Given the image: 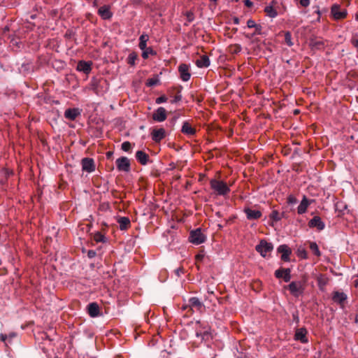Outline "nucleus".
Returning <instances> with one entry per match:
<instances>
[{
  "label": "nucleus",
  "mask_w": 358,
  "mask_h": 358,
  "mask_svg": "<svg viewBox=\"0 0 358 358\" xmlns=\"http://www.w3.org/2000/svg\"><path fill=\"white\" fill-rule=\"evenodd\" d=\"M233 22H234V24H238L239 23V20L238 17H233Z\"/></svg>",
  "instance_id": "51"
},
{
  "label": "nucleus",
  "mask_w": 358,
  "mask_h": 358,
  "mask_svg": "<svg viewBox=\"0 0 358 358\" xmlns=\"http://www.w3.org/2000/svg\"><path fill=\"white\" fill-rule=\"evenodd\" d=\"M232 51H234L235 52H240L241 51V47L240 46H235L234 47V50H233Z\"/></svg>",
  "instance_id": "52"
},
{
  "label": "nucleus",
  "mask_w": 358,
  "mask_h": 358,
  "mask_svg": "<svg viewBox=\"0 0 358 358\" xmlns=\"http://www.w3.org/2000/svg\"><path fill=\"white\" fill-rule=\"evenodd\" d=\"M273 249V245L271 243L267 242L266 240L262 239L259 241V244L255 246V250L261 256L266 257Z\"/></svg>",
  "instance_id": "2"
},
{
  "label": "nucleus",
  "mask_w": 358,
  "mask_h": 358,
  "mask_svg": "<svg viewBox=\"0 0 358 358\" xmlns=\"http://www.w3.org/2000/svg\"><path fill=\"white\" fill-rule=\"evenodd\" d=\"M287 287L293 296L299 297L302 295L305 291L306 282L301 280L292 281L288 285Z\"/></svg>",
  "instance_id": "1"
},
{
  "label": "nucleus",
  "mask_w": 358,
  "mask_h": 358,
  "mask_svg": "<svg viewBox=\"0 0 358 358\" xmlns=\"http://www.w3.org/2000/svg\"><path fill=\"white\" fill-rule=\"evenodd\" d=\"M277 251L281 254V259L284 262H289V256L292 254L291 249L287 245H280Z\"/></svg>",
  "instance_id": "11"
},
{
  "label": "nucleus",
  "mask_w": 358,
  "mask_h": 358,
  "mask_svg": "<svg viewBox=\"0 0 358 358\" xmlns=\"http://www.w3.org/2000/svg\"><path fill=\"white\" fill-rule=\"evenodd\" d=\"M96 255V252L93 250H89L88 251V253H87V255L90 258H92L95 256Z\"/></svg>",
  "instance_id": "47"
},
{
  "label": "nucleus",
  "mask_w": 358,
  "mask_h": 358,
  "mask_svg": "<svg viewBox=\"0 0 358 358\" xmlns=\"http://www.w3.org/2000/svg\"><path fill=\"white\" fill-rule=\"evenodd\" d=\"M141 50L143 51V52H142V57L143 59H148L150 55H156V52L152 50V48H150V47H149V48L146 47L145 49Z\"/></svg>",
  "instance_id": "30"
},
{
  "label": "nucleus",
  "mask_w": 358,
  "mask_h": 358,
  "mask_svg": "<svg viewBox=\"0 0 358 358\" xmlns=\"http://www.w3.org/2000/svg\"><path fill=\"white\" fill-rule=\"evenodd\" d=\"M210 1L216 2L217 0H210Z\"/></svg>",
  "instance_id": "60"
},
{
  "label": "nucleus",
  "mask_w": 358,
  "mask_h": 358,
  "mask_svg": "<svg viewBox=\"0 0 358 358\" xmlns=\"http://www.w3.org/2000/svg\"><path fill=\"white\" fill-rule=\"evenodd\" d=\"M98 14L103 20H109L113 16V13L110 10V6L106 5L99 8Z\"/></svg>",
  "instance_id": "18"
},
{
  "label": "nucleus",
  "mask_w": 358,
  "mask_h": 358,
  "mask_svg": "<svg viewBox=\"0 0 358 358\" xmlns=\"http://www.w3.org/2000/svg\"><path fill=\"white\" fill-rule=\"evenodd\" d=\"M82 169L83 171L92 173L95 170L94 161L92 158L85 157L81 161Z\"/></svg>",
  "instance_id": "7"
},
{
  "label": "nucleus",
  "mask_w": 358,
  "mask_h": 358,
  "mask_svg": "<svg viewBox=\"0 0 358 358\" xmlns=\"http://www.w3.org/2000/svg\"><path fill=\"white\" fill-rule=\"evenodd\" d=\"M149 40V36L148 34H143L139 37V44L138 47L141 50H144L147 47V42Z\"/></svg>",
  "instance_id": "29"
},
{
  "label": "nucleus",
  "mask_w": 358,
  "mask_h": 358,
  "mask_svg": "<svg viewBox=\"0 0 358 358\" xmlns=\"http://www.w3.org/2000/svg\"><path fill=\"white\" fill-rule=\"evenodd\" d=\"M206 236L200 228L193 230L189 234V240L194 245H200L205 242Z\"/></svg>",
  "instance_id": "4"
},
{
  "label": "nucleus",
  "mask_w": 358,
  "mask_h": 358,
  "mask_svg": "<svg viewBox=\"0 0 358 358\" xmlns=\"http://www.w3.org/2000/svg\"><path fill=\"white\" fill-rule=\"evenodd\" d=\"M189 310L191 311L201 312L204 309L203 303L197 297H192L189 299Z\"/></svg>",
  "instance_id": "9"
},
{
  "label": "nucleus",
  "mask_w": 358,
  "mask_h": 358,
  "mask_svg": "<svg viewBox=\"0 0 358 358\" xmlns=\"http://www.w3.org/2000/svg\"><path fill=\"white\" fill-rule=\"evenodd\" d=\"M332 300L334 302L342 305L348 299V296L343 292L335 291L332 293Z\"/></svg>",
  "instance_id": "16"
},
{
  "label": "nucleus",
  "mask_w": 358,
  "mask_h": 358,
  "mask_svg": "<svg viewBox=\"0 0 358 358\" xmlns=\"http://www.w3.org/2000/svg\"><path fill=\"white\" fill-rule=\"evenodd\" d=\"M302 7L306 8L310 5V0H298Z\"/></svg>",
  "instance_id": "41"
},
{
  "label": "nucleus",
  "mask_w": 358,
  "mask_h": 358,
  "mask_svg": "<svg viewBox=\"0 0 358 358\" xmlns=\"http://www.w3.org/2000/svg\"><path fill=\"white\" fill-rule=\"evenodd\" d=\"M308 331L306 328L302 327L297 329L294 334V339L300 341L301 343H308V340L307 338Z\"/></svg>",
  "instance_id": "13"
},
{
  "label": "nucleus",
  "mask_w": 358,
  "mask_h": 358,
  "mask_svg": "<svg viewBox=\"0 0 358 358\" xmlns=\"http://www.w3.org/2000/svg\"><path fill=\"white\" fill-rule=\"evenodd\" d=\"M180 99H181V96L180 95H176L174 97L173 100L171 101V103H175V102L179 101Z\"/></svg>",
  "instance_id": "48"
},
{
  "label": "nucleus",
  "mask_w": 358,
  "mask_h": 358,
  "mask_svg": "<svg viewBox=\"0 0 358 358\" xmlns=\"http://www.w3.org/2000/svg\"><path fill=\"white\" fill-rule=\"evenodd\" d=\"M317 13L318 14V15H320V10H317Z\"/></svg>",
  "instance_id": "58"
},
{
  "label": "nucleus",
  "mask_w": 358,
  "mask_h": 358,
  "mask_svg": "<svg viewBox=\"0 0 358 358\" xmlns=\"http://www.w3.org/2000/svg\"><path fill=\"white\" fill-rule=\"evenodd\" d=\"M208 294H209V295H210L211 297H215V295H214V294H213V292H208Z\"/></svg>",
  "instance_id": "56"
},
{
  "label": "nucleus",
  "mask_w": 358,
  "mask_h": 358,
  "mask_svg": "<svg viewBox=\"0 0 358 358\" xmlns=\"http://www.w3.org/2000/svg\"><path fill=\"white\" fill-rule=\"evenodd\" d=\"M117 222L119 224V228L122 231L127 229L131 225L130 220L127 217H119Z\"/></svg>",
  "instance_id": "26"
},
{
  "label": "nucleus",
  "mask_w": 358,
  "mask_h": 358,
  "mask_svg": "<svg viewBox=\"0 0 358 358\" xmlns=\"http://www.w3.org/2000/svg\"><path fill=\"white\" fill-rule=\"evenodd\" d=\"M166 101H167L166 96H164V95H162V96L157 98L156 100H155V102L157 104H160V103L166 102Z\"/></svg>",
  "instance_id": "39"
},
{
  "label": "nucleus",
  "mask_w": 358,
  "mask_h": 358,
  "mask_svg": "<svg viewBox=\"0 0 358 358\" xmlns=\"http://www.w3.org/2000/svg\"><path fill=\"white\" fill-rule=\"evenodd\" d=\"M80 115V110L77 108H68L64 112L65 118L69 120H75Z\"/></svg>",
  "instance_id": "17"
},
{
  "label": "nucleus",
  "mask_w": 358,
  "mask_h": 358,
  "mask_svg": "<svg viewBox=\"0 0 358 358\" xmlns=\"http://www.w3.org/2000/svg\"><path fill=\"white\" fill-rule=\"evenodd\" d=\"M311 203V201H310L306 196H303V199L301 200L300 204L299 205L297 208V213L299 215H302L305 213L307 210V208L308 206Z\"/></svg>",
  "instance_id": "22"
},
{
  "label": "nucleus",
  "mask_w": 358,
  "mask_h": 358,
  "mask_svg": "<svg viewBox=\"0 0 358 358\" xmlns=\"http://www.w3.org/2000/svg\"><path fill=\"white\" fill-rule=\"evenodd\" d=\"M87 313L92 317H96L100 315L99 306L96 303H90L87 306Z\"/></svg>",
  "instance_id": "19"
},
{
  "label": "nucleus",
  "mask_w": 358,
  "mask_h": 358,
  "mask_svg": "<svg viewBox=\"0 0 358 358\" xmlns=\"http://www.w3.org/2000/svg\"><path fill=\"white\" fill-rule=\"evenodd\" d=\"M331 14L335 20H341L347 17L348 10L338 4H334L331 8Z\"/></svg>",
  "instance_id": "3"
},
{
  "label": "nucleus",
  "mask_w": 358,
  "mask_h": 358,
  "mask_svg": "<svg viewBox=\"0 0 358 358\" xmlns=\"http://www.w3.org/2000/svg\"><path fill=\"white\" fill-rule=\"evenodd\" d=\"M189 66L186 64H181L178 66L180 78L184 82L188 81L191 78Z\"/></svg>",
  "instance_id": "6"
},
{
  "label": "nucleus",
  "mask_w": 358,
  "mask_h": 358,
  "mask_svg": "<svg viewBox=\"0 0 358 358\" xmlns=\"http://www.w3.org/2000/svg\"><path fill=\"white\" fill-rule=\"evenodd\" d=\"M211 187L220 195H224V182L213 180L210 182Z\"/></svg>",
  "instance_id": "21"
},
{
  "label": "nucleus",
  "mask_w": 358,
  "mask_h": 358,
  "mask_svg": "<svg viewBox=\"0 0 358 358\" xmlns=\"http://www.w3.org/2000/svg\"><path fill=\"white\" fill-rule=\"evenodd\" d=\"M225 194L229 191V188L227 186V184L225 183Z\"/></svg>",
  "instance_id": "53"
},
{
  "label": "nucleus",
  "mask_w": 358,
  "mask_h": 358,
  "mask_svg": "<svg viewBox=\"0 0 358 358\" xmlns=\"http://www.w3.org/2000/svg\"><path fill=\"white\" fill-rule=\"evenodd\" d=\"M274 275L276 278H282L285 282H289L291 279V270L290 268H281L277 269Z\"/></svg>",
  "instance_id": "8"
},
{
  "label": "nucleus",
  "mask_w": 358,
  "mask_h": 358,
  "mask_svg": "<svg viewBox=\"0 0 358 358\" xmlns=\"http://www.w3.org/2000/svg\"><path fill=\"white\" fill-rule=\"evenodd\" d=\"M269 217L271 220L275 221V222L280 221L282 218V216L280 215V214L278 213V210H274L271 212Z\"/></svg>",
  "instance_id": "33"
},
{
  "label": "nucleus",
  "mask_w": 358,
  "mask_h": 358,
  "mask_svg": "<svg viewBox=\"0 0 358 358\" xmlns=\"http://www.w3.org/2000/svg\"><path fill=\"white\" fill-rule=\"evenodd\" d=\"M224 75H225V76H227V73L226 72L224 73Z\"/></svg>",
  "instance_id": "62"
},
{
  "label": "nucleus",
  "mask_w": 358,
  "mask_h": 358,
  "mask_svg": "<svg viewBox=\"0 0 358 358\" xmlns=\"http://www.w3.org/2000/svg\"><path fill=\"white\" fill-rule=\"evenodd\" d=\"M355 20L358 21V11L355 14Z\"/></svg>",
  "instance_id": "57"
},
{
  "label": "nucleus",
  "mask_w": 358,
  "mask_h": 358,
  "mask_svg": "<svg viewBox=\"0 0 358 358\" xmlns=\"http://www.w3.org/2000/svg\"><path fill=\"white\" fill-rule=\"evenodd\" d=\"M285 41L288 46L291 47L293 45L292 34L289 31H286L285 33Z\"/></svg>",
  "instance_id": "35"
},
{
  "label": "nucleus",
  "mask_w": 358,
  "mask_h": 358,
  "mask_svg": "<svg viewBox=\"0 0 358 358\" xmlns=\"http://www.w3.org/2000/svg\"><path fill=\"white\" fill-rule=\"evenodd\" d=\"M137 59V54L134 52L130 53L127 57V63L134 66L135 64L136 60Z\"/></svg>",
  "instance_id": "32"
},
{
  "label": "nucleus",
  "mask_w": 358,
  "mask_h": 358,
  "mask_svg": "<svg viewBox=\"0 0 358 358\" xmlns=\"http://www.w3.org/2000/svg\"><path fill=\"white\" fill-rule=\"evenodd\" d=\"M299 113V110H296L294 111V113H295V114H296V113Z\"/></svg>",
  "instance_id": "59"
},
{
  "label": "nucleus",
  "mask_w": 358,
  "mask_h": 358,
  "mask_svg": "<svg viewBox=\"0 0 358 358\" xmlns=\"http://www.w3.org/2000/svg\"><path fill=\"white\" fill-rule=\"evenodd\" d=\"M352 44L358 49V39L357 38H352L351 40Z\"/></svg>",
  "instance_id": "45"
},
{
  "label": "nucleus",
  "mask_w": 358,
  "mask_h": 358,
  "mask_svg": "<svg viewBox=\"0 0 358 358\" xmlns=\"http://www.w3.org/2000/svg\"><path fill=\"white\" fill-rule=\"evenodd\" d=\"M299 255L303 259L307 258L306 252L303 249L302 250H299Z\"/></svg>",
  "instance_id": "43"
},
{
  "label": "nucleus",
  "mask_w": 358,
  "mask_h": 358,
  "mask_svg": "<svg viewBox=\"0 0 358 358\" xmlns=\"http://www.w3.org/2000/svg\"><path fill=\"white\" fill-rule=\"evenodd\" d=\"M308 226L310 228H317V230L322 231L324 229L325 224L319 216L313 217L309 222Z\"/></svg>",
  "instance_id": "15"
},
{
  "label": "nucleus",
  "mask_w": 358,
  "mask_h": 358,
  "mask_svg": "<svg viewBox=\"0 0 358 358\" xmlns=\"http://www.w3.org/2000/svg\"><path fill=\"white\" fill-rule=\"evenodd\" d=\"M167 117L166 110L164 107L158 108L152 114V119L155 122H162Z\"/></svg>",
  "instance_id": "10"
},
{
  "label": "nucleus",
  "mask_w": 358,
  "mask_h": 358,
  "mask_svg": "<svg viewBox=\"0 0 358 358\" xmlns=\"http://www.w3.org/2000/svg\"><path fill=\"white\" fill-rule=\"evenodd\" d=\"M227 34L225 32L224 36H227Z\"/></svg>",
  "instance_id": "61"
},
{
  "label": "nucleus",
  "mask_w": 358,
  "mask_h": 358,
  "mask_svg": "<svg viewBox=\"0 0 358 358\" xmlns=\"http://www.w3.org/2000/svg\"><path fill=\"white\" fill-rule=\"evenodd\" d=\"M181 132L187 136H194L196 134V129L188 122H185L182 124Z\"/></svg>",
  "instance_id": "23"
},
{
  "label": "nucleus",
  "mask_w": 358,
  "mask_h": 358,
  "mask_svg": "<svg viewBox=\"0 0 358 358\" xmlns=\"http://www.w3.org/2000/svg\"><path fill=\"white\" fill-rule=\"evenodd\" d=\"M0 339L1 340V341L5 342L7 339V336L6 334H1Z\"/></svg>",
  "instance_id": "49"
},
{
  "label": "nucleus",
  "mask_w": 358,
  "mask_h": 358,
  "mask_svg": "<svg viewBox=\"0 0 358 358\" xmlns=\"http://www.w3.org/2000/svg\"><path fill=\"white\" fill-rule=\"evenodd\" d=\"M121 148L123 151L129 152L131 148V145L130 142L125 141L122 143Z\"/></svg>",
  "instance_id": "36"
},
{
  "label": "nucleus",
  "mask_w": 358,
  "mask_h": 358,
  "mask_svg": "<svg viewBox=\"0 0 358 358\" xmlns=\"http://www.w3.org/2000/svg\"><path fill=\"white\" fill-rule=\"evenodd\" d=\"M94 240L97 243L106 242V237L101 232H96L94 236Z\"/></svg>",
  "instance_id": "34"
},
{
  "label": "nucleus",
  "mask_w": 358,
  "mask_h": 358,
  "mask_svg": "<svg viewBox=\"0 0 358 358\" xmlns=\"http://www.w3.org/2000/svg\"><path fill=\"white\" fill-rule=\"evenodd\" d=\"M158 80L157 78H149L146 81V85L148 87H152L157 84Z\"/></svg>",
  "instance_id": "38"
},
{
  "label": "nucleus",
  "mask_w": 358,
  "mask_h": 358,
  "mask_svg": "<svg viewBox=\"0 0 358 358\" xmlns=\"http://www.w3.org/2000/svg\"><path fill=\"white\" fill-rule=\"evenodd\" d=\"M182 310H187V313H189L190 314L192 313V311H191V310H189V303H188L187 305H184L182 306Z\"/></svg>",
  "instance_id": "44"
},
{
  "label": "nucleus",
  "mask_w": 358,
  "mask_h": 358,
  "mask_svg": "<svg viewBox=\"0 0 358 358\" xmlns=\"http://www.w3.org/2000/svg\"><path fill=\"white\" fill-rule=\"evenodd\" d=\"M287 202L289 205L295 204L297 202V199L294 195L289 194L287 198Z\"/></svg>",
  "instance_id": "37"
},
{
  "label": "nucleus",
  "mask_w": 358,
  "mask_h": 358,
  "mask_svg": "<svg viewBox=\"0 0 358 358\" xmlns=\"http://www.w3.org/2000/svg\"><path fill=\"white\" fill-rule=\"evenodd\" d=\"M293 317H294V320H296L297 322H299V317L297 315H293Z\"/></svg>",
  "instance_id": "55"
},
{
  "label": "nucleus",
  "mask_w": 358,
  "mask_h": 358,
  "mask_svg": "<svg viewBox=\"0 0 358 358\" xmlns=\"http://www.w3.org/2000/svg\"><path fill=\"white\" fill-rule=\"evenodd\" d=\"M245 5L247 6L248 7H250L252 5V2L250 1V0H246L245 1Z\"/></svg>",
  "instance_id": "50"
},
{
  "label": "nucleus",
  "mask_w": 358,
  "mask_h": 358,
  "mask_svg": "<svg viewBox=\"0 0 358 358\" xmlns=\"http://www.w3.org/2000/svg\"><path fill=\"white\" fill-rule=\"evenodd\" d=\"M91 66H92V63L91 62H85V61H80L78 63L76 69L78 71H81V72H83V73H85L86 74H88L91 71V70H92Z\"/></svg>",
  "instance_id": "20"
},
{
  "label": "nucleus",
  "mask_w": 358,
  "mask_h": 358,
  "mask_svg": "<svg viewBox=\"0 0 358 358\" xmlns=\"http://www.w3.org/2000/svg\"><path fill=\"white\" fill-rule=\"evenodd\" d=\"M244 213L246 215V217L249 220H255L259 219L262 213L260 210H253L250 208H245L244 209Z\"/></svg>",
  "instance_id": "14"
},
{
  "label": "nucleus",
  "mask_w": 358,
  "mask_h": 358,
  "mask_svg": "<svg viewBox=\"0 0 358 358\" xmlns=\"http://www.w3.org/2000/svg\"><path fill=\"white\" fill-rule=\"evenodd\" d=\"M115 164L119 171L129 172L130 171V160L127 157L117 158L115 161Z\"/></svg>",
  "instance_id": "5"
},
{
  "label": "nucleus",
  "mask_w": 358,
  "mask_h": 358,
  "mask_svg": "<svg viewBox=\"0 0 358 358\" xmlns=\"http://www.w3.org/2000/svg\"><path fill=\"white\" fill-rule=\"evenodd\" d=\"M310 249L312 252L317 257H320L321 255V252L319 250V247L315 242H311L310 243Z\"/></svg>",
  "instance_id": "31"
},
{
  "label": "nucleus",
  "mask_w": 358,
  "mask_h": 358,
  "mask_svg": "<svg viewBox=\"0 0 358 358\" xmlns=\"http://www.w3.org/2000/svg\"><path fill=\"white\" fill-rule=\"evenodd\" d=\"M151 137L155 143H159L166 137V131L164 128L154 129L151 132Z\"/></svg>",
  "instance_id": "12"
},
{
  "label": "nucleus",
  "mask_w": 358,
  "mask_h": 358,
  "mask_svg": "<svg viewBox=\"0 0 358 358\" xmlns=\"http://www.w3.org/2000/svg\"><path fill=\"white\" fill-rule=\"evenodd\" d=\"M275 3L276 2L275 1H273L271 5L266 6L264 8V12L266 16L271 18H274L278 16V12L273 6V4H275Z\"/></svg>",
  "instance_id": "25"
},
{
  "label": "nucleus",
  "mask_w": 358,
  "mask_h": 358,
  "mask_svg": "<svg viewBox=\"0 0 358 358\" xmlns=\"http://www.w3.org/2000/svg\"><path fill=\"white\" fill-rule=\"evenodd\" d=\"M257 24H256L255 21L250 19L247 21V27L248 28H255Z\"/></svg>",
  "instance_id": "40"
},
{
  "label": "nucleus",
  "mask_w": 358,
  "mask_h": 358,
  "mask_svg": "<svg viewBox=\"0 0 358 358\" xmlns=\"http://www.w3.org/2000/svg\"><path fill=\"white\" fill-rule=\"evenodd\" d=\"M317 281L318 287L320 289H322L329 282V278L323 274H320L317 277Z\"/></svg>",
  "instance_id": "28"
},
{
  "label": "nucleus",
  "mask_w": 358,
  "mask_h": 358,
  "mask_svg": "<svg viewBox=\"0 0 358 358\" xmlns=\"http://www.w3.org/2000/svg\"><path fill=\"white\" fill-rule=\"evenodd\" d=\"M187 17L188 20H189V22L192 21V20H193V19H194V17H193V13H190V12H188V13H187Z\"/></svg>",
  "instance_id": "46"
},
{
  "label": "nucleus",
  "mask_w": 358,
  "mask_h": 358,
  "mask_svg": "<svg viewBox=\"0 0 358 358\" xmlns=\"http://www.w3.org/2000/svg\"><path fill=\"white\" fill-rule=\"evenodd\" d=\"M202 257H203V255H197L196 256V259L197 260H199V259H201L202 258Z\"/></svg>",
  "instance_id": "54"
},
{
  "label": "nucleus",
  "mask_w": 358,
  "mask_h": 358,
  "mask_svg": "<svg viewBox=\"0 0 358 358\" xmlns=\"http://www.w3.org/2000/svg\"><path fill=\"white\" fill-rule=\"evenodd\" d=\"M196 65L199 68L208 67L210 65V61H209L208 57L206 55H202L201 57H200L199 59H198L196 61Z\"/></svg>",
  "instance_id": "27"
},
{
  "label": "nucleus",
  "mask_w": 358,
  "mask_h": 358,
  "mask_svg": "<svg viewBox=\"0 0 358 358\" xmlns=\"http://www.w3.org/2000/svg\"><path fill=\"white\" fill-rule=\"evenodd\" d=\"M136 158L141 164L145 165L149 160V155L143 151L138 150L136 153Z\"/></svg>",
  "instance_id": "24"
},
{
  "label": "nucleus",
  "mask_w": 358,
  "mask_h": 358,
  "mask_svg": "<svg viewBox=\"0 0 358 358\" xmlns=\"http://www.w3.org/2000/svg\"><path fill=\"white\" fill-rule=\"evenodd\" d=\"M255 31L254 33L255 35V34L259 35V34H262V26L260 24H257L256 27H255Z\"/></svg>",
  "instance_id": "42"
}]
</instances>
